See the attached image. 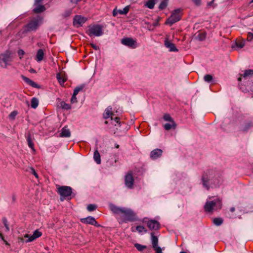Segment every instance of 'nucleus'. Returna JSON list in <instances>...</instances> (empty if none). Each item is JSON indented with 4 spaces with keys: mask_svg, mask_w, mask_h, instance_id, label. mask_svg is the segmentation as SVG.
Returning a JSON list of instances; mask_svg holds the SVG:
<instances>
[{
    "mask_svg": "<svg viewBox=\"0 0 253 253\" xmlns=\"http://www.w3.org/2000/svg\"><path fill=\"white\" fill-rule=\"evenodd\" d=\"M30 72L31 73H36V71L35 70H34V69L33 68H31L30 70H29Z\"/></svg>",
    "mask_w": 253,
    "mask_h": 253,
    "instance_id": "62",
    "label": "nucleus"
},
{
    "mask_svg": "<svg viewBox=\"0 0 253 253\" xmlns=\"http://www.w3.org/2000/svg\"><path fill=\"white\" fill-rule=\"evenodd\" d=\"M86 18L79 15H76L75 16L73 19V25L76 26L77 25H82V24H84L86 21Z\"/></svg>",
    "mask_w": 253,
    "mask_h": 253,
    "instance_id": "14",
    "label": "nucleus"
},
{
    "mask_svg": "<svg viewBox=\"0 0 253 253\" xmlns=\"http://www.w3.org/2000/svg\"><path fill=\"white\" fill-rule=\"evenodd\" d=\"M88 29L86 31V33L90 37H99L103 34V26L99 24L90 25Z\"/></svg>",
    "mask_w": 253,
    "mask_h": 253,
    "instance_id": "4",
    "label": "nucleus"
},
{
    "mask_svg": "<svg viewBox=\"0 0 253 253\" xmlns=\"http://www.w3.org/2000/svg\"><path fill=\"white\" fill-rule=\"evenodd\" d=\"M215 0H212L211 1L208 2L207 3V6L210 7L212 6L213 8H215L217 6V4L214 3V1Z\"/></svg>",
    "mask_w": 253,
    "mask_h": 253,
    "instance_id": "45",
    "label": "nucleus"
},
{
    "mask_svg": "<svg viewBox=\"0 0 253 253\" xmlns=\"http://www.w3.org/2000/svg\"><path fill=\"white\" fill-rule=\"evenodd\" d=\"M2 221L3 224H4V226H5L6 228V231H9V228L8 226V224L7 223V219L5 217H3L2 219Z\"/></svg>",
    "mask_w": 253,
    "mask_h": 253,
    "instance_id": "42",
    "label": "nucleus"
},
{
    "mask_svg": "<svg viewBox=\"0 0 253 253\" xmlns=\"http://www.w3.org/2000/svg\"><path fill=\"white\" fill-rule=\"evenodd\" d=\"M162 150L157 148L151 152L150 157L152 160H156L162 156Z\"/></svg>",
    "mask_w": 253,
    "mask_h": 253,
    "instance_id": "16",
    "label": "nucleus"
},
{
    "mask_svg": "<svg viewBox=\"0 0 253 253\" xmlns=\"http://www.w3.org/2000/svg\"><path fill=\"white\" fill-rule=\"evenodd\" d=\"M112 108L111 106L108 107L103 114V117L104 119H107L110 117V116L113 115L112 112Z\"/></svg>",
    "mask_w": 253,
    "mask_h": 253,
    "instance_id": "23",
    "label": "nucleus"
},
{
    "mask_svg": "<svg viewBox=\"0 0 253 253\" xmlns=\"http://www.w3.org/2000/svg\"><path fill=\"white\" fill-rule=\"evenodd\" d=\"M160 17H158L155 21V22L153 23V27H155L156 26H158L159 25V20H160Z\"/></svg>",
    "mask_w": 253,
    "mask_h": 253,
    "instance_id": "48",
    "label": "nucleus"
},
{
    "mask_svg": "<svg viewBox=\"0 0 253 253\" xmlns=\"http://www.w3.org/2000/svg\"><path fill=\"white\" fill-rule=\"evenodd\" d=\"M10 61V53L9 52L7 51L0 55V66L1 67L6 68Z\"/></svg>",
    "mask_w": 253,
    "mask_h": 253,
    "instance_id": "9",
    "label": "nucleus"
},
{
    "mask_svg": "<svg viewBox=\"0 0 253 253\" xmlns=\"http://www.w3.org/2000/svg\"><path fill=\"white\" fill-rule=\"evenodd\" d=\"M61 107L64 110H69L71 108L69 104L66 103L64 101H61L60 103Z\"/></svg>",
    "mask_w": 253,
    "mask_h": 253,
    "instance_id": "32",
    "label": "nucleus"
},
{
    "mask_svg": "<svg viewBox=\"0 0 253 253\" xmlns=\"http://www.w3.org/2000/svg\"><path fill=\"white\" fill-rule=\"evenodd\" d=\"M153 248L156 251V253H163L162 249L160 247L157 246Z\"/></svg>",
    "mask_w": 253,
    "mask_h": 253,
    "instance_id": "47",
    "label": "nucleus"
},
{
    "mask_svg": "<svg viewBox=\"0 0 253 253\" xmlns=\"http://www.w3.org/2000/svg\"><path fill=\"white\" fill-rule=\"evenodd\" d=\"M201 180L203 187L207 190L219 187L222 181L220 172L212 169L204 171Z\"/></svg>",
    "mask_w": 253,
    "mask_h": 253,
    "instance_id": "1",
    "label": "nucleus"
},
{
    "mask_svg": "<svg viewBox=\"0 0 253 253\" xmlns=\"http://www.w3.org/2000/svg\"><path fill=\"white\" fill-rule=\"evenodd\" d=\"M134 247L136 248V249L140 252H142L143 250L146 249L147 248L146 246L142 245L141 244H139L138 243H136L134 244Z\"/></svg>",
    "mask_w": 253,
    "mask_h": 253,
    "instance_id": "34",
    "label": "nucleus"
},
{
    "mask_svg": "<svg viewBox=\"0 0 253 253\" xmlns=\"http://www.w3.org/2000/svg\"><path fill=\"white\" fill-rule=\"evenodd\" d=\"M16 201V197L15 194H12V204H14L15 203Z\"/></svg>",
    "mask_w": 253,
    "mask_h": 253,
    "instance_id": "52",
    "label": "nucleus"
},
{
    "mask_svg": "<svg viewBox=\"0 0 253 253\" xmlns=\"http://www.w3.org/2000/svg\"><path fill=\"white\" fill-rule=\"evenodd\" d=\"M42 235V232L39 231L38 230H35L33 233V236L36 239L40 237Z\"/></svg>",
    "mask_w": 253,
    "mask_h": 253,
    "instance_id": "44",
    "label": "nucleus"
},
{
    "mask_svg": "<svg viewBox=\"0 0 253 253\" xmlns=\"http://www.w3.org/2000/svg\"><path fill=\"white\" fill-rule=\"evenodd\" d=\"M230 211L231 212H233L234 211H235V209L234 207H231L230 209Z\"/></svg>",
    "mask_w": 253,
    "mask_h": 253,
    "instance_id": "63",
    "label": "nucleus"
},
{
    "mask_svg": "<svg viewBox=\"0 0 253 253\" xmlns=\"http://www.w3.org/2000/svg\"><path fill=\"white\" fill-rule=\"evenodd\" d=\"M42 17L38 16L37 18L31 20L26 26L24 32L27 33L31 31H36L40 24L42 23Z\"/></svg>",
    "mask_w": 253,
    "mask_h": 253,
    "instance_id": "5",
    "label": "nucleus"
},
{
    "mask_svg": "<svg viewBox=\"0 0 253 253\" xmlns=\"http://www.w3.org/2000/svg\"><path fill=\"white\" fill-rule=\"evenodd\" d=\"M80 221L83 223L92 225L97 227L100 226V225L97 223L95 219L93 217L90 216H87L85 218H81L80 219Z\"/></svg>",
    "mask_w": 253,
    "mask_h": 253,
    "instance_id": "11",
    "label": "nucleus"
},
{
    "mask_svg": "<svg viewBox=\"0 0 253 253\" xmlns=\"http://www.w3.org/2000/svg\"><path fill=\"white\" fill-rule=\"evenodd\" d=\"M90 45L91 47L94 49V50H98L99 49V47L98 46H97L94 43H90Z\"/></svg>",
    "mask_w": 253,
    "mask_h": 253,
    "instance_id": "53",
    "label": "nucleus"
},
{
    "mask_svg": "<svg viewBox=\"0 0 253 253\" xmlns=\"http://www.w3.org/2000/svg\"><path fill=\"white\" fill-rule=\"evenodd\" d=\"M43 0H35L34 4H41Z\"/></svg>",
    "mask_w": 253,
    "mask_h": 253,
    "instance_id": "57",
    "label": "nucleus"
},
{
    "mask_svg": "<svg viewBox=\"0 0 253 253\" xmlns=\"http://www.w3.org/2000/svg\"><path fill=\"white\" fill-rule=\"evenodd\" d=\"M93 158L97 164L101 163L100 155L97 150H96L94 152Z\"/></svg>",
    "mask_w": 253,
    "mask_h": 253,
    "instance_id": "25",
    "label": "nucleus"
},
{
    "mask_svg": "<svg viewBox=\"0 0 253 253\" xmlns=\"http://www.w3.org/2000/svg\"><path fill=\"white\" fill-rule=\"evenodd\" d=\"M72 13V10L71 9H68V10H66L64 14H63V16L65 17H68Z\"/></svg>",
    "mask_w": 253,
    "mask_h": 253,
    "instance_id": "46",
    "label": "nucleus"
},
{
    "mask_svg": "<svg viewBox=\"0 0 253 253\" xmlns=\"http://www.w3.org/2000/svg\"><path fill=\"white\" fill-rule=\"evenodd\" d=\"M168 5V0H162L159 6V9L160 10H162L165 9Z\"/></svg>",
    "mask_w": 253,
    "mask_h": 253,
    "instance_id": "29",
    "label": "nucleus"
},
{
    "mask_svg": "<svg viewBox=\"0 0 253 253\" xmlns=\"http://www.w3.org/2000/svg\"><path fill=\"white\" fill-rule=\"evenodd\" d=\"M34 5L35 7L33 9V12L35 13H41L46 10L44 5L41 4Z\"/></svg>",
    "mask_w": 253,
    "mask_h": 253,
    "instance_id": "20",
    "label": "nucleus"
},
{
    "mask_svg": "<svg viewBox=\"0 0 253 253\" xmlns=\"http://www.w3.org/2000/svg\"><path fill=\"white\" fill-rule=\"evenodd\" d=\"M21 77L25 82V83H26L30 85V86L37 88H40V86L37 84L30 80L29 78L25 77L23 75L21 76Z\"/></svg>",
    "mask_w": 253,
    "mask_h": 253,
    "instance_id": "18",
    "label": "nucleus"
},
{
    "mask_svg": "<svg viewBox=\"0 0 253 253\" xmlns=\"http://www.w3.org/2000/svg\"><path fill=\"white\" fill-rule=\"evenodd\" d=\"M31 172L34 175V176L36 177V178H38L39 176H38V173L36 172V171H35V169L33 168H31Z\"/></svg>",
    "mask_w": 253,
    "mask_h": 253,
    "instance_id": "50",
    "label": "nucleus"
},
{
    "mask_svg": "<svg viewBox=\"0 0 253 253\" xmlns=\"http://www.w3.org/2000/svg\"><path fill=\"white\" fill-rule=\"evenodd\" d=\"M113 15L114 16H116L118 14V13H119V11H118V10L117 9V8H115L113 10Z\"/></svg>",
    "mask_w": 253,
    "mask_h": 253,
    "instance_id": "56",
    "label": "nucleus"
},
{
    "mask_svg": "<svg viewBox=\"0 0 253 253\" xmlns=\"http://www.w3.org/2000/svg\"><path fill=\"white\" fill-rule=\"evenodd\" d=\"M85 85L84 84H81L79 86H77L76 87L78 89V91H82L85 87Z\"/></svg>",
    "mask_w": 253,
    "mask_h": 253,
    "instance_id": "51",
    "label": "nucleus"
},
{
    "mask_svg": "<svg viewBox=\"0 0 253 253\" xmlns=\"http://www.w3.org/2000/svg\"><path fill=\"white\" fill-rule=\"evenodd\" d=\"M223 220L220 217H216L213 219V222L216 226H220L222 224Z\"/></svg>",
    "mask_w": 253,
    "mask_h": 253,
    "instance_id": "31",
    "label": "nucleus"
},
{
    "mask_svg": "<svg viewBox=\"0 0 253 253\" xmlns=\"http://www.w3.org/2000/svg\"><path fill=\"white\" fill-rule=\"evenodd\" d=\"M81 0H70V2L73 3H77L79 1Z\"/></svg>",
    "mask_w": 253,
    "mask_h": 253,
    "instance_id": "61",
    "label": "nucleus"
},
{
    "mask_svg": "<svg viewBox=\"0 0 253 253\" xmlns=\"http://www.w3.org/2000/svg\"><path fill=\"white\" fill-rule=\"evenodd\" d=\"M156 0H148L145 3V5L149 9H153L156 3Z\"/></svg>",
    "mask_w": 253,
    "mask_h": 253,
    "instance_id": "27",
    "label": "nucleus"
},
{
    "mask_svg": "<svg viewBox=\"0 0 253 253\" xmlns=\"http://www.w3.org/2000/svg\"><path fill=\"white\" fill-rule=\"evenodd\" d=\"M121 43L131 48H135L137 47L136 41L131 38H124L121 40Z\"/></svg>",
    "mask_w": 253,
    "mask_h": 253,
    "instance_id": "10",
    "label": "nucleus"
},
{
    "mask_svg": "<svg viewBox=\"0 0 253 253\" xmlns=\"http://www.w3.org/2000/svg\"><path fill=\"white\" fill-rule=\"evenodd\" d=\"M136 230L139 232V233H142V232H144L145 233H146L147 232V229H145V228L141 225H138L136 227Z\"/></svg>",
    "mask_w": 253,
    "mask_h": 253,
    "instance_id": "37",
    "label": "nucleus"
},
{
    "mask_svg": "<svg viewBox=\"0 0 253 253\" xmlns=\"http://www.w3.org/2000/svg\"><path fill=\"white\" fill-rule=\"evenodd\" d=\"M222 201L219 198H216L211 201H207L204 205V210L208 212L217 211L222 208Z\"/></svg>",
    "mask_w": 253,
    "mask_h": 253,
    "instance_id": "3",
    "label": "nucleus"
},
{
    "mask_svg": "<svg viewBox=\"0 0 253 253\" xmlns=\"http://www.w3.org/2000/svg\"><path fill=\"white\" fill-rule=\"evenodd\" d=\"M0 238L1 239L2 241H4V237L2 235V234L0 232Z\"/></svg>",
    "mask_w": 253,
    "mask_h": 253,
    "instance_id": "64",
    "label": "nucleus"
},
{
    "mask_svg": "<svg viewBox=\"0 0 253 253\" xmlns=\"http://www.w3.org/2000/svg\"><path fill=\"white\" fill-rule=\"evenodd\" d=\"M27 143L28 146L31 148L33 150L35 151L34 149V144L33 142V139L32 137V135L30 133H28L26 136Z\"/></svg>",
    "mask_w": 253,
    "mask_h": 253,
    "instance_id": "22",
    "label": "nucleus"
},
{
    "mask_svg": "<svg viewBox=\"0 0 253 253\" xmlns=\"http://www.w3.org/2000/svg\"><path fill=\"white\" fill-rule=\"evenodd\" d=\"M24 237L28 238V239L26 241V243L32 242L36 239V238L33 236V234L31 236L28 234H26L25 235Z\"/></svg>",
    "mask_w": 253,
    "mask_h": 253,
    "instance_id": "40",
    "label": "nucleus"
},
{
    "mask_svg": "<svg viewBox=\"0 0 253 253\" xmlns=\"http://www.w3.org/2000/svg\"><path fill=\"white\" fill-rule=\"evenodd\" d=\"M31 107L34 109H36L39 105V100L36 97L32 98L31 101Z\"/></svg>",
    "mask_w": 253,
    "mask_h": 253,
    "instance_id": "30",
    "label": "nucleus"
},
{
    "mask_svg": "<svg viewBox=\"0 0 253 253\" xmlns=\"http://www.w3.org/2000/svg\"><path fill=\"white\" fill-rule=\"evenodd\" d=\"M97 208V206L95 204H89L87 207V210L89 211H92L95 210Z\"/></svg>",
    "mask_w": 253,
    "mask_h": 253,
    "instance_id": "39",
    "label": "nucleus"
},
{
    "mask_svg": "<svg viewBox=\"0 0 253 253\" xmlns=\"http://www.w3.org/2000/svg\"><path fill=\"white\" fill-rule=\"evenodd\" d=\"M165 45L169 49V51L177 52L178 51L175 45L168 40L165 41Z\"/></svg>",
    "mask_w": 253,
    "mask_h": 253,
    "instance_id": "17",
    "label": "nucleus"
},
{
    "mask_svg": "<svg viewBox=\"0 0 253 253\" xmlns=\"http://www.w3.org/2000/svg\"><path fill=\"white\" fill-rule=\"evenodd\" d=\"M79 92V91H78V89H77L76 87H75L74 90L73 94H74V95H77Z\"/></svg>",
    "mask_w": 253,
    "mask_h": 253,
    "instance_id": "58",
    "label": "nucleus"
},
{
    "mask_svg": "<svg viewBox=\"0 0 253 253\" xmlns=\"http://www.w3.org/2000/svg\"><path fill=\"white\" fill-rule=\"evenodd\" d=\"M125 185L129 189L133 188L134 184V178L131 172L128 173L125 176Z\"/></svg>",
    "mask_w": 253,
    "mask_h": 253,
    "instance_id": "13",
    "label": "nucleus"
},
{
    "mask_svg": "<svg viewBox=\"0 0 253 253\" xmlns=\"http://www.w3.org/2000/svg\"><path fill=\"white\" fill-rule=\"evenodd\" d=\"M77 102V99L76 97V95H74V94H73L72 96V97L71 98V103H74Z\"/></svg>",
    "mask_w": 253,
    "mask_h": 253,
    "instance_id": "49",
    "label": "nucleus"
},
{
    "mask_svg": "<svg viewBox=\"0 0 253 253\" xmlns=\"http://www.w3.org/2000/svg\"><path fill=\"white\" fill-rule=\"evenodd\" d=\"M207 33L206 32L200 33L195 36V39L199 41H203L206 39Z\"/></svg>",
    "mask_w": 253,
    "mask_h": 253,
    "instance_id": "28",
    "label": "nucleus"
},
{
    "mask_svg": "<svg viewBox=\"0 0 253 253\" xmlns=\"http://www.w3.org/2000/svg\"><path fill=\"white\" fill-rule=\"evenodd\" d=\"M181 11L182 9L180 8L173 10L171 12L170 16L167 19L165 23L171 26L175 23L180 21L182 16Z\"/></svg>",
    "mask_w": 253,
    "mask_h": 253,
    "instance_id": "7",
    "label": "nucleus"
},
{
    "mask_svg": "<svg viewBox=\"0 0 253 253\" xmlns=\"http://www.w3.org/2000/svg\"><path fill=\"white\" fill-rule=\"evenodd\" d=\"M196 5H200L201 3V0H192Z\"/></svg>",
    "mask_w": 253,
    "mask_h": 253,
    "instance_id": "54",
    "label": "nucleus"
},
{
    "mask_svg": "<svg viewBox=\"0 0 253 253\" xmlns=\"http://www.w3.org/2000/svg\"><path fill=\"white\" fill-rule=\"evenodd\" d=\"M252 127H253V121L251 119H249L241 123L238 129L239 131L243 133H247Z\"/></svg>",
    "mask_w": 253,
    "mask_h": 253,
    "instance_id": "8",
    "label": "nucleus"
},
{
    "mask_svg": "<svg viewBox=\"0 0 253 253\" xmlns=\"http://www.w3.org/2000/svg\"><path fill=\"white\" fill-rule=\"evenodd\" d=\"M56 78L58 81V82L60 83V84H64V83L66 82V80L64 79L61 75L60 73H58L56 74Z\"/></svg>",
    "mask_w": 253,
    "mask_h": 253,
    "instance_id": "35",
    "label": "nucleus"
},
{
    "mask_svg": "<svg viewBox=\"0 0 253 253\" xmlns=\"http://www.w3.org/2000/svg\"><path fill=\"white\" fill-rule=\"evenodd\" d=\"M129 9V6H126L123 10L119 9L118 10L119 13L120 14L126 15V14Z\"/></svg>",
    "mask_w": 253,
    "mask_h": 253,
    "instance_id": "36",
    "label": "nucleus"
},
{
    "mask_svg": "<svg viewBox=\"0 0 253 253\" xmlns=\"http://www.w3.org/2000/svg\"><path fill=\"white\" fill-rule=\"evenodd\" d=\"M71 136V131L67 126L63 127L59 134V136L61 137H69Z\"/></svg>",
    "mask_w": 253,
    "mask_h": 253,
    "instance_id": "19",
    "label": "nucleus"
},
{
    "mask_svg": "<svg viewBox=\"0 0 253 253\" xmlns=\"http://www.w3.org/2000/svg\"><path fill=\"white\" fill-rule=\"evenodd\" d=\"M18 112L17 111H13L11 112L8 116L9 118L10 119L14 120Z\"/></svg>",
    "mask_w": 253,
    "mask_h": 253,
    "instance_id": "43",
    "label": "nucleus"
},
{
    "mask_svg": "<svg viewBox=\"0 0 253 253\" xmlns=\"http://www.w3.org/2000/svg\"><path fill=\"white\" fill-rule=\"evenodd\" d=\"M170 123H171V124L166 123L164 125V128L166 130H169L171 128L175 129L176 128V124L175 123V122H170Z\"/></svg>",
    "mask_w": 253,
    "mask_h": 253,
    "instance_id": "26",
    "label": "nucleus"
},
{
    "mask_svg": "<svg viewBox=\"0 0 253 253\" xmlns=\"http://www.w3.org/2000/svg\"><path fill=\"white\" fill-rule=\"evenodd\" d=\"M114 120L117 124H119V125L120 124L121 122L120 121V118L115 117Z\"/></svg>",
    "mask_w": 253,
    "mask_h": 253,
    "instance_id": "60",
    "label": "nucleus"
},
{
    "mask_svg": "<svg viewBox=\"0 0 253 253\" xmlns=\"http://www.w3.org/2000/svg\"><path fill=\"white\" fill-rule=\"evenodd\" d=\"M204 81L206 82H207L208 83H210L213 82V77L210 74H207L204 77Z\"/></svg>",
    "mask_w": 253,
    "mask_h": 253,
    "instance_id": "33",
    "label": "nucleus"
},
{
    "mask_svg": "<svg viewBox=\"0 0 253 253\" xmlns=\"http://www.w3.org/2000/svg\"><path fill=\"white\" fill-rule=\"evenodd\" d=\"M110 209L114 214L119 215L120 223L138 220L136 213L131 209L119 207L114 204L110 205Z\"/></svg>",
    "mask_w": 253,
    "mask_h": 253,
    "instance_id": "2",
    "label": "nucleus"
},
{
    "mask_svg": "<svg viewBox=\"0 0 253 253\" xmlns=\"http://www.w3.org/2000/svg\"><path fill=\"white\" fill-rule=\"evenodd\" d=\"M18 53L19 55H23L24 54V51L22 49H20L18 50Z\"/></svg>",
    "mask_w": 253,
    "mask_h": 253,
    "instance_id": "59",
    "label": "nucleus"
},
{
    "mask_svg": "<svg viewBox=\"0 0 253 253\" xmlns=\"http://www.w3.org/2000/svg\"><path fill=\"white\" fill-rule=\"evenodd\" d=\"M253 76V69H248L244 71V73L243 74L240 75V77L238 78V80L239 81H241L242 79V78L245 80L250 79Z\"/></svg>",
    "mask_w": 253,
    "mask_h": 253,
    "instance_id": "15",
    "label": "nucleus"
},
{
    "mask_svg": "<svg viewBox=\"0 0 253 253\" xmlns=\"http://www.w3.org/2000/svg\"><path fill=\"white\" fill-rule=\"evenodd\" d=\"M248 38L250 39V41L253 40V33L249 32L248 34Z\"/></svg>",
    "mask_w": 253,
    "mask_h": 253,
    "instance_id": "55",
    "label": "nucleus"
},
{
    "mask_svg": "<svg viewBox=\"0 0 253 253\" xmlns=\"http://www.w3.org/2000/svg\"><path fill=\"white\" fill-rule=\"evenodd\" d=\"M147 225L149 229L151 230H158L161 227L160 223L155 219L149 220L147 221Z\"/></svg>",
    "mask_w": 253,
    "mask_h": 253,
    "instance_id": "12",
    "label": "nucleus"
},
{
    "mask_svg": "<svg viewBox=\"0 0 253 253\" xmlns=\"http://www.w3.org/2000/svg\"><path fill=\"white\" fill-rule=\"evenodd\" d=\"M43 56L44 52L43 49H39L37 51L35 60L38 62H41L43 60Z\"/></svg>",
    "mask_w": 253,
    "mask_h": 253,
    "instance_id": "21",
    "label": "nucleus"
},
{
    "mask_svg": "<svg viewBox=\"0 0 253 253\" xmlns=\"http://www.w3.org/2000/svg\"><path fill=\"white\" fill-rule=\"evenodd\" d=\"M163 119L166 121H169V122H174L173 119L171 118V117L169 114H165L164 115Z\"/></svg>",
    "mask_w": 253,
    "mask_h": 253,
    "instance_id": "38",
    "label": "nucleus"
},
{
    "mask_svg": "<svg viewBox=\"0 0 253 253\" xmlns=\"http://www.w3.org/2000/svg\"><path fill=\"white\" fill-rule=\"evenodd\" d=\"M151 241H152V248H155L156 247L158 246V238L156 236H155L154 233L152 232L151 233Z\"/></svg>",
    "mask_w": 253,
    "mask_h": 253,
    "instance_id": "24",
    "label": "nucleus"
},
{
    "mask_svg": "<svg viewBox=\"0 0 253 253\" xmlns=\"http://www.w3.org/2000/svg\"><path fill=\"white\" fill-rule=\"evenodd\" d=\"M57 192L60 195V199L61 201L70 197L72 194V188L68 186L56 185Z\"/></svg>",
    "mask_w": 253,
    "mask_h": 253,
    "instance_id": "6",
    "label": "nucleus"
},
{
    "mask_svg": "<svg viewBox=\"0 0 253 253\" xmlns=\"http://www.w3.org/2000/svg\"><path fill=\"white\" fill-rule=\"evenodd\" d=\"M235 45L239 49H241L242 48H243L244 45H245V43L243 42H241V41H239V42H236L235 43Z\"/></svg>",
    "mask_w": 253,
    "mask_h": 253,
    "instance_id": "41",
    "label": "nucleus"
}]
</instances>
